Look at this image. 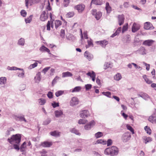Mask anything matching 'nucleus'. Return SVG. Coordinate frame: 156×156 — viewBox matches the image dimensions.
Masks as SVG:
<instances>
[{"label": "nucleus", "mask_w": 156, "mask_h": 156, "mask_svg": "<svg viewBox=\"0 0 156 156\" xmlns=\"http://www.w3.org/2000/svg\"><path fill=\"white\" fill-rule=\"evenodd\" d=\"M50 133L51 136H58L60 135V132L56 131L51 132Z\"/></svg>", "instance_id": "obj_25"}, {"label": "nucleus", "mask_w": 156, "mask_h": 156, "mask_svg": "<svg viewBox=\"0 0 156 156\" xmlns=\"http://www.w3.org/2000/svg\"><path fill=\"white\" fill-rule=\"evenodd\" d=\"M154 42V41L152 40H148L144 41L143 43V44L146 46H151Z\"/></svg>", "instance_id": "obj_14"}, {"label": "nucleus", "mask_w": 156, "mask_h": 156, "mask_svg": "<svg viewBox=\"0 0 156 156\" xmlns=\"http://www.w3.org/2000/svg\"><path fill=\"white\" fill-rule=\"evenodd\" d=\"M85 8V5L82 4H79L74 7V9L77 10L79 13H82L84 10Z\"/></svg>", "instance_id": "obj_3"}, {"label": "nucleus", "mask_w": 156, "mask_h": 156, "mask_svg": "<svg viewBox=\"0 0 156 156\" xmlns=\"http://www.w3.org/2000/svg\"><path fill=\"white\" fill-rule=\"evenodd\" d=\"M92 14L95 16V18L97 20H99L102 16V13L100 12H97L96 9H93L91 11Z\"/></svg>", "instance_id": "obj_4"}, {"label": "nucleus", "mask_w": 156, "mask_h": 156, "mask_svg": "<svg viewBox=\"0 0 156 156\" xmlns=\"http://www.w3.org/2000/svg\"><path fill=\"white\" fill-rule=\"evenodd\" d=\"M71 132L72 133H74L76 135H80V134L79 133L78 131L75 128H73L71 130Z\"/></svg>", "instance_id": "obj_46"}, {"label": "nucleus", "mask_w": 156, "mask_h": 156, "mask_svg": "<svg viewBox=\"0 0 156 156\" xmlns=\"http://www.w3.org/2000/svg\"><path fill=\"white\" fill-rule=\"evenodd\" d=\"M103 136V133L101 132H98L95 134V136L97 138H98L102 136Z\"/></svg>", "instance_id": "obj_42"}, {"label": "nucleus", "mask_w": 156, "mask_h": 156, "mask_svg": "<svg viewBox=\"0 0 156 156\" xmlns=\"http://www.w3.org/2000/svg\"><path fill=\"white\" fill-rule=\"evenodd\" d=\"M48 97L49 98H51L53 97V94L51 92H49L47 94Z\"/></svg>", "instance_id": "obj_60"}, {"label": "nucleus", "mask_w": 156, "mask_h": 156, "mask_svg": "<svg viewBox=\"0 0 156 156\" xmlns=\"http://www.w3.org/2000/svg\"><path fill=\"white\" fill-rule=\"evenodd\" d=\"M131 137V135L128 133H125L122 136V140L124 142H126L129 140Z\"/></svg>", "instance_id": "obj_7"}, {"label": "nucleus", "mask_w": 156, "mask_h": 156, "mask_svg": "<svg viewBox=\"0 0 156 156\" xmlns=\"http://www.w3.org/2000/svg\"><path fill=\"white\" fill-rule=\"evenodd\" d=\"M87 122V120L84 119H80L78 122L79 124H86Z\"/></svg>", "instance_id": "obj_38"}, {"label": "nucleus", "mask_w": 156, "mask_h": 156, "mask_svg": "<svg viewBox=\"0 0 156 156\" xmlns=\"http://www.w3.org/2000/svg\"><path fill=\"white\" fill-rule=\"evenodd\" d=\"M46 8L48 11H51V10L49 0L48 1V5L46 7Z\"/></svg>", "instance_id": "obj_53"}, {"label": "nucleus", "mask_w": 156, "mask_h": 156, "mask_svg": "<svg viewBox=\"0 0 156 156\" xmlns=\"http://www.w3.org/2000/svg\"><path fill=\"white\" fill-rule=\"evenodd\" d=\"M50 23L49 21H48L47 24V30H50Z\"/></svg>", "instance_id": "obj_55"}, {"label": "nucleus", "mask_w": 156, "mask_h": 156, "mask_svg": "<svg viewBox=\"0 0 156 156\" xmlns=\"http://www.w3.org/2000/svg\"><path fill=\"white\" fill-rule=\"evenodd\" d=\"M89 115V112L87 110H83L80 112V116L82 118H85L87 117Z\"/></svg>", "instance_id": "obj_11"}, {"label": "nucleus", "mask_w": 156, "mask_h": 156, "mask_svg": "<svg viewBox=\"0 0 156 156\" xmlns=\"http://www.w3.org/2000/svg\"><path fill=\"white\" fill-rule=\"evenodd\" d=\"M55 28L56 29H57L62 24V22L58 20H56L55 22Z\"/></svg>", "instance_id": "obj_20"}, {"label": "nucleus", "mask_w": 156, "mask_h": 156, "mask_svg": "<svg viewBox=\"0 0 156 156\" xmlns=\"http://www.w3.org/2000/svg\"><path fill=\"white\" fill-rule=\"evenodd\" d=\"M33 17V15H30L29 17L25 18V20L26 23H29L31 21Z\"/></svg>", "instance_id": "obj_29"}, {"label": "nucleus", "mask_w": 156, "mask_h": 156, "mask_svg": "<svg viewBox=\"0 0 156 156\" xmlns=\"http://www.w3.org/2000/svg\"><path fill=\"white\" fill-rule=\"evenodd\" d=\"M48 18V14L45 11H43L40 16V19L43 21H44Z\"/></svg>", "instance_id": "obj_8"}, {"label": "nucleus", "mask_w": 156, "mask_h": 156, "mask_svg": "<svg viewBox=\"0 0 156 156\" xmlns=\"http://www.w3.org/2000/svg\"><path fill=\"white\" fill-rule=\"evenodd\" d=\"M59 78L58 76H56L52 82V85L53 86L57 82V80Z\"/></svg>", "instance_id": "obj_43"}, {"label": "nucleus", "mask_w": 156, "mask_h": 156, "mask_svg": "<svg viewBox=\"0 0 156 156\" xmlns=\"http://www.w3.org/2000/svg\"><path fill=\"white\" fill-rule=\"evenodd\" d=\"M47 153V151H42L41 153V156H48V155L46 154Z\"/></svg>", "instance_id": "obj_64"}, {"label": "nucleus", "mask_w": 156, "mask_h": 156, "mask_svg": "<svg viewBox=\"0 0 156 156\" xmlns=\"http://www.w3.org/2000/svg\"><path fill=\"white\" fill-rule=\"evenodd\" d=\"M114 78L115 80H119L121 79L122 76L120 74L118 73L115 76Z\"/></svg>", "instance_id": "obj_37"}, {"label": "nucleus", "mask_w": 156, "mask_h": 156, "mask_svg": "<svg viewBox=\"0 0 156 156\" xmlns=\"http://www.w3.org/2000/svg\"><path fill=\"white\" fill-rule=\"evenodd\" d=\"M118 152V148L115 146L106 148L105 151V153L107 155L110 154L111 156L117 155Z\"/></svg>", "instance_id": "obj_2"}, {"label": "nucleus", "mask_w": 156, "mask_h": 156, "mask_svg": "<svg viewBox=\"0 0 156 156\" xmlns=\"http://www.w3.org/2000/svg\"><path fill=\"white\" fill-rule=\"evenodd\" d=\"M26 143L25 142H24L21 145L20 148V150L21 151L23 152L24 151L25 149L26 148Z\"/></svg>", "instance_id": "obj_30"}, {"label": "nucleus", "mask_w": 156, "mask_h": 156, "mask_svg": "<svg viewBox=\"0 0 156 156\" xmlns=\"http://www.w3.org/2000/svg\"><path fill=\"white\" fill-rule=\"evenodd\" d=\"M79 100L78 98L75 97H73L70 101V105L73 106L78 104Z\"/></svg>", "instance_id": "obj_9"}, {"label": "nucleus", "mask_w": 156, "mask_h": 156, "mask_svg": "<svg viewBox=\"0 0 156 156\" xmlns=\"http://www.w3.org/2000/svg\"><path fill=\"white\" fill-rule=\"evenodd\" d=\"M65 35V30H64L62 29L60 31V36L62 38L64 37Z\"/></svg>", "instance_id": "obj_47"}, {"label": "nucleus", "mask_w": 156, "mask_h": 156, "mask_svg": "<svg viewBox=\"0 0 156 156\" xmlns=\"http://www.w3.org/2000/svg\"><path fill=\"white\" fill-rule=\"evenodd\" d=\"M21 15L24 17L26 16L27 13L24 10H22L20 12Z\"/></svg>", "instance_id": "obj_49"}, {"label": "nucleus", "mask_w": 156, "mask_h": 156, "mask_svg": "<svg viewBox=\"0 0 156 156\" xmlns=\"http://www.w3.org/2000/svg\"><path fill=\"white\" fill-rule=\"evenodd\" d=\"M110 64L108 63H105L104 66V69H106L108 68L109 67Z\"/></svg>", "instance_id": "obj_63"}, {"label": "nucleus", "mask_w": 156, "mask_h": 156, "mask_svg": "<svg viewBox=\"0 0 156 156\" xmlns=\"http://www.w3.org/2000/svg\"><path fill=\"white\" fill-rule=\"evenodd\" d=\"M121 30V27H119L117 30L116 31L115 33V34H117V35H118L119 33L120 32Z\"/></svg>", "instance_id": "obj_57"}, {"label": "nucleus", "mask_w": 156, "mask_h": 156, "mask_svg": "<svg viewBox=\"0 0 156 156\" xmlns=\"http://www.w3.org/2000/svg\"><path fill=\"white\" fill-rule=\"evenodd\" d=\"M91 127L94 126L95 124V122L94 120H92L89 122L88 124Z\"/></svg>", "instance_id": "obj_54"}, {"label": "nucleus", "mask_w": 156, "mask_h": 156, "mask_svg": "<svg viewBox=\"0 0 156 156\" xmlns=\"http://www.w3.org/2000/svg\"><path fill=\"white\" fill-rule=\"evenodd\" d=\"M87 75L89 76H90L91 78H93V77H95L96 74L93 71H92V72H89L87 73Z\"/></svg>", "instance_id": "obj_34"}, {"label": "nucleus", "mask_w": 156, "mask_h": 156, "mask_svg": "<svg viewBox=\"0 0 156 156\" xmlns=\"http://www.w3.org/2000/svg\"><path fill=\"white\" fill-rule=\"evenodd\" d=\"M128 28V24L127 23L126 25H124L122 27V32L124 33L125 31H126Z\"/></svg>", "instance_id": "obj_45"}, {"label": "nucleus", "mask_w": 156, "mask_h": 156, "mask_svg": "<svg viewBox=\"0 0 156 156\" xmlns=\"http://www.w3.org/2000/svg\"><path fill=\"white\" fill-rule=\"evenodd\" d=\"M64 93V91L62 90H58L56 92L55 95L57 97H58L62 95Z\"/></svg>", "instance_id": "obj_35"}, {"label": "nucleus", "mask_w": 156, "mask_h": 156, "mask_svg": "<svg viewBox=\"0 0 156 156\" xmlns=\"http://www.w3.org/2000/svg\"><path fill=\"white\" fill-rule=\"evenodd\" d=\"M38 102L40 105H43L45 103L46 101L44 99L41 98L38 99Z\"/></svg>", "instance_id": "obj_39"}, {"label": "nucleus", "mask_w": 156, "mask_h": 156, "mask_svg": "<svg viewBox=\"0 0 156 156\" xmlns=\"http://www.w3.org/2000/svg\"><path fill=\"white\" fill-rule=\"evenodd\" d=\"M6 78L5 77H1L0 78V84H4L6 83Z\"/></svg>", "instance_id": "obj_23"}, {"label": "nucleus", "mask_w": 156, "mask_h": 156, "mask_svg": "<svg viewBox=\"0 0 156 156\" xmlns=\"http://www.w3.org/2000/svg\"><path fill=\"white\" fill-rule=\"evenodd\" d=\"M81 89V87H75L74 89L72 90V92H77L79 91Z\"/></svg>", "instance_id": "obj_40"}, {"label": "nucleus", "mask_w": 156, "mask_h": 156, "mask_svg": "<svg viewBox=\"0 0 156 156\" xmlns=\"http://www.w3.org/2000/svg\"><path fill=\"white\" fill-rule=\"evenodd\" d=\"M121 30V27H119L117 30L116 31L115 33V34H117V35H118L119 33L120 32Z\"/></svg>", "instance_id": "obj_58"}, {"label": "nucleus", "mask_w": 156, "mask_h": 156, "mask_svg": "<svg viewBox=\"0 0 156 156\" xmlns=\"http://www.w3.org/2000/svg\"><path fill=\"white\" fill-rule=\"evenodd\" d=\"M18 69L21 70V73H17L18 76L20 77H22V78L24 76V72L23 71V69Z\"/></svg>", "instance_id": "obj_28"}, {"label": "nucleus", "mask_w": 156, "mask_h": 156, "mask_svg": "<svg viewBox=\"0 0 156 156\" xmlns=\"http://www.w3.org/2000/svg\"><path fill=\"white\" fill-rule=\"evenodd\" d=\"M55 116L57 117H59L62 114V112L61 110L56 111L55 112Z\"/></svg>", "instance_id": "obj_36"}, {"label": "nucleus", "mask_w": 156, "mask_h": 156, "mask_svg": "<svg viewBox=\"0 0 156 156\" xmlns=\"http://www.w3.org/2000/svg\"><path fill=\"white\" fill-rule=\"evenodd\" d=\"M74 14V12H69L66 14V18H70L73 17Z\"/></svg>", "instance_id": "obj_26"}, {"label": "nucleus", "mask_w": 156, "mask_h": 156, "mask_svg": "<svg viewBox=\"0 0 156 156\" xmlns=\"http://www.w3.org/2000/svg\"><path fill=\"white\" fill-rule=\"evenodd\" d=\"M84 56L89 61H90L92 58V56L87 51H85L84 53Z\"/></svg>", "instance_id": "obj_17"}, {"label": "nucleus", "mask_w": 156, "mask_h": 156, "mask_svg": "<svg viewBox=\"0 0 156 156\" xmlns=\"http://www.w3.org/2000/svg\"><path fill=\"white\" fill-rule=\"evenodd\" d=\"M144 28L146 30H149L152 29L154 27L150 22H146L144 23Z\"/></svg>", "instance_id": "obj_13"}, {"label": "nucleus", "mask_w": 156, "mask_h": 156, "mask_svg": "<svg viewBox=\"0 0 156 156\" xmlns=\"http://www.w3.org/2000/svg\"><path fill=\"white\" fill-rule=\"evenodd\" d=\"M21 136L19 134L13 135L11 138H8L7 141L11 144H19L21 141Z\"/></svg>", "instance_id": "obj_1"}, {"label": "nucleus", "mask_w": 156, "mask_h": 156, "mask_svg": "<svg viewBox=\"0 0 156 156\" xmlns=\"http://www.w3.org/2000/svg\"><path fill=\"white\" fill-rule=\"evenodd\" d=\"M105 8L107 13H110L112 11V7L109 5V3L108 2L106 3Z\"/></svg>", "instance_id": "obj_15"}, {"label": "nucleus", "mask_w": 156, "mask_h": 156, "mask_svg": "<svg viewBox=\"0 0 156 156\" xmlns=\"http://www.w3.org/2000/svg\"><path fill=\"white\" fill-rule=\"evenodd\" d=\"M86 90H88L90 89L92 87V85L90 84H87L85 86Z\"/></svg>", "instance_id": "obj_56"}, {"label": "nucleus", "mask_w": 156, "mask_h": 156, "mask_svg": "<svg viewBox=\"0 0 156 156\" xmlns=\"http://www.w3.org/2000/svg\"><path fill=\"white\" fill-rule=\"evenodd\" d=\"M72 74L69 72H64L62 73V77H63L71 76H72Z\"/></svg>", "instance_id": "obj_19"}, {"label": "nucleus", "mask_w": 156, "mask_h": 156, "mask_svg": "<svg viewBox=\"0 0 156 156\" xmlns=\"http://www.w3.org/2000/svg\"><path fill=\"white\" fill-rule=\"evenodd\" d=\"M119 24V26L122 25L124 23L125 20L124 16L123 15H119L118 16Z\"/></svg>", "instance_id": "obj_6"}, {"label": "nucleus", "mask_w": 156, "mask_h": 156, "mask_svg": "<svg viewBox=\"0 0 156 156\" xmlns=\"http://www.w3.org/2000/svg\"><path fill=\"white\" fill-rule=\"evenodd\" d=\"M37 64H38L37 63L35 62L32 64L30 65L29 66V68L30 69H32L34 68L37 66Z\"/></svg>", "instance_id": "obj_48"}, {"label": "nucleus", "mask_w": 156, "mask_h": 156, "mask_svg": "<svg viewBox=\"0 0 156 156\" xmlns=\"http://www.w3.org/2000/svg\"><path fill=\"white\" fill-rule=\"evenodd\" d=\"M91 128V127L88 124L84 126V129L87 130H89Z\"/></svg>", "instance_id": "obj_62"}, {"label": "nucleus", "mask_w": 156, "mask_h": 156, "mask_svg": "<svg viewBox=\"0 0 156 156\" xmlns=\"http://www.w3.org/2000/svg\"><path fill=\"white\" fill-rule=\"evenodd\" d=\"M126 127L127 129L130 130L132 133L133 134L134 133V130L131 126L128 125H127Z\"/></svg>", "instance_id": "obj_41"}, {"label": "nucleus", "mask_w": 156, "mask_h": 156, "mask_svg": "<svg viewBox=\"0 0 156 156\" xmlns=\"http://www.w3.org/2000/svg\"><path fill=\"white\" fill-rule=\"evenodd\" d=\"M87 42L88 45H86V48H87L90 46H93V41L91 39H89L87 41Z\"/></svg>", "instance_id": "obj_24"}, {"label": "nucleus", "mask_w": 156, "mask_h": 156, "mask_svg": "<svg viewBox=\"0 0 156 156\" xmlns=\"http://www.w3.org/2000/svg\"><path fill=\"white\" fill-rule=\"evenodd\" d=\"M40 50L42 51H46L49 54H50V50L44 46H42L40 48Z\"/></svg>", "instance_id": "obj_18"}, {"label": "nucleus", "mask_w": 156, "mask_h": 156, "mask_svg": "<svg viewBox=\"0 0 156 156\" xmlns=\"http://www.w3.org/2000/svg\"><path fill=\"white\" fill-rule=\"evenodd\" d=\"M35 79L36 80V82H38L40 81L41 80V77L40 74H37L35 77Z\"/></svg>", "instance_id": "obj_52"}, {"label": "nucleus", "mask_w": 156, "mask_h": 156, "mask_svg": "<svg viewBox=\"0 0 156 156\" xmlns=\"http://www.w3.org/2000/svg\"><path fill=\"white\" fill-rule=\"evenodd\" d=\"M52 143L51 142L48 141H44L41 143V145L44 147H48L52 145Z\"/></svg>", "instance_id": "obj_12"}, {"label": "nucleus", "mask_w": 156, "mask_h": 156, "mask_svg": "<svg viewBox=\"0 0 156 156\" xmlns=\"http://www.w3.org/2000/svg\"><path fill=\"white\" fill-rule=\"evenodd\" d=\"M70 2V0H63V4L65 7L67 6Z\"/></svg>", "instance_id": "obj_50"}, {"label": "nucleus", "mask_w": 156, "mask_h": 156, "mask_svg": "<svg viewBox=\"0 0 156 156\" xmlns=\"http://www.w3.org/2000/svg\"><path fill=\"white\" fill-rule=\"evenodd\" d=\"M13 144V147L14 149L17 150V151H19L20 149V148L19 147V144Z\"/></svg>", "instance_id": "obj_51"}, {"label": "nucleus", "mask_w": 156, "mask_h": 156, "mask_svg": "<svg viewBox=\"0 0 156 156\" xmlns=\"http://www.w3.org/2000/svg\"><path fill=\"white\" fill-rule=\"evenodd\" d=\"M95 43L97 44L100 45L102 47L105 48L106 45L108 44V41L106 40H104L102 41H97Z\"/></svg>", "instance_id": "obj_5"}, {"label": "nucleus", "mask_w": 156, "mask_h": 156, "mask_svg": "<svg viewBox=\"0 0 156 156\" xmlns=\"http://www.w3.org/2000/svg\"><path fill=\"white\" fill-rule=\"evenodd\" d=\"M52 106L53 108H55L59 106V103H56L55 102H54L53 103H52Z\"/></svg>", "instance_id": "obj_59"}, {"label": "nucleus", "mask_w": 156, "mask_h": 156, "mask_svg": "<svg viewBox=\"0 0 156 156\" xmlns=\"http://www.w3.org/2000/svg\"><path fill=\"white\" fill-rule=\"evenodd\" d=\"M91 3L98 5H101L102 4V2L99 0H92Z\"/></svg>", "instance_id": "obj_21"}, {"label": "nucleus", "mask_w": 156, "mask_h": 156, "mask_svg": "<svg viewBox=\"0 0 156 156\" xmlns=\"http://www.w3.org/2000/svg\"><path fill=\"white\" fill-rule=\"evenodd\" d=\"M102 93L103 95H105L108 98H111V92H108V91L106 92H102Z\"/></svg>", "instance_id": "obj_33"}, {"label": "nucleus", "mask_w": 156, "mask_h": 156, "mask_svg": "<svg viewBox=\"0 0 156 156\" xmlns=\"http://www.w3.org/2000/svg\"><path fill=\"white\" fill-rule=\"evenodd\" d=\"M140 28V25L135 23H134L132 27V31L133 32L135 33L139 30Z\"/></svg>", "instance_id": "obj_10"}, {"label": "nucleus", "mask_w": 156, "mask_h": 156, "mask_svg": "<svg viewBox=\"0 0 156 156\" xmlns=\"http://www.w3.org/2000/svg\"><path fill=\"white\" fill-rule=\"evenodd\" d=\"M143 78L144 79L145 82L147 83L150 84L152 82L149 80L147 77V75H144L143 76Z\"/></svg>", "instance_id": "obj_22"}, {"label": "nucleus", "mask_w": 156, "mask_h": 156, "mask_svg": "<svg viewBox=\"0 0 156 156\" xmlns=\"http://www.w3.org/2000/svg\"><path fill=\"white\" fill-rule=\"evenodd\" d=\"M112 143V140L111 139H108L107 141V145L108 146L111 145Z\"/></svg>", "instance_id": "obj_61"}, {"label": "nucleus", "mask_w": 156, "mask_h": 156, "mask_svg": "<svg viewBox=\"0 0 156 156\" xmlns=\"http://www.w3.org/2000/svg\"><path fill=\"white\" fill-rule=\"evenodd\" d=\"M143 139L145 144H146L150 142L152 140V138L149 137L144 136L143 137Z\"/></svg>", "instance_id": "obj_16"}, {"label": "nucleus", "mask_w": 156, "mask_h": 156, "mask_svg": "<svg viewBox=\"0 0 156 156\" xmlns=\"http://www.w3.org/2000/svg\"><path fill=\"white\" fill-rule=\"evenodd\" d=\"M139 52L141 55H144L146 54V50L144 47H141L139 49Z\"/></svg>", "instance_id": "obj_31"}, {"label": "nucleus", "mask_w": 156, "mask_h": 156, "mask_svg": "<svg viewBox=\"0 0 156 156\" xmlns=\"http://www.w3.org/2000/svg\"><path fill=\"white\" fill-rule=\"evenodd\" d=\"M144 129L146 133L150 135L151 133V130L149 127L147 126H146L144 127Z\"/></svg>", "instance_id": "obj_32"}, {"label": "nucleus", "mask_w": 156, "mask_h": 156, "mask_svg": "<svg viewBox=\"0 0 156 156\" xmlns=\"http://www.w3.org/2000/svg\"><path fill=\"white\" fill-rule=\"evenodd\" d=\"M148 120L149 121L152 123H155L156 122L155 117L153 116H149L148 118Z\"/></svg>", "instance_id": "obj_27"}, {"label": "nucleus", "mask_w": 156, "mask_h": 156, "mask_svg": "<svg viewBox=\"0 0 156 156\" xmlns=\"http://www.w3.org/2000/svg\"><path fill=\"white\" fill-rule=\"evenodd\" d=\"M24 39L23 38H21L18 41V44L20 45H23L24 44Z\"/></svg>", "instance_id": "obj_44"}]
</instances>
